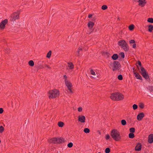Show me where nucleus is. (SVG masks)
I'll list each match as a JSON object with an SVG mask.
<instances>
[{
    "label": "nucleus",
    "mask_w": 153,
    "mask_h": 153,
    "mask_svg": "<svg viewBox=\"0 0 153 153\" xmlns=\"http://www.w3.org/2000/svg\"><path fill=\"white\" fill-rule=\"evenodd\" d=\"M135 43V41H134V40H133V39H132V40H131L130 41H129V43L130 44H132V43Z\"/></svg>",
    "instance_id": "48"
},
{
    "label": "nucleus",
    "mask_w": 153,
    "mask_h": 153,
    "mask_svg": "<svg viewBox=\"0 0 153 153\" xmlns=\"http://www.w3.org/2000/svg\"><path fill=\"white\" fill-rule=\"evenodd\" d=\"M147 88L150 92L153 91V86H149L147 87Z\"/></svg>",
    "instance_id": "27"
},
{
    "label": "nucleus",
    "mask_w": 153,
    "mask_h": 153,
    "mask_svg": "<svg viewBox=\"0 0 153 153\" xmlns=\"http://www.w3.org/2000/svg\"><path fill=\"white\" fill-rule=\"evenodd\" d=\"M135 129L134 128H131L129 129L130 132L131 133H133L135 132Z\"/></svg>",
    "instance_id": "34"
},
{
    "label": "nucleus",
    "mask_w": 153,
    "mask_h": 153,
    "mask_svg": "<svg viewBox=\"0 0 153 153\" xmlns=\"http://www.w3.org/2000/svg\"><path fill=\"white\" fill-rule=\"evenodd\" d=\"M134 74L137 79L142 80L143 79L142 76L138 73L134 71Z\"/></svg>",
    "instance_id": "16"
},
{
    "label": "nucleus",
    "mask_w": 153,
    "mask_h": 153,
    "mask_svg": "<svg viewBox=\"0 0 153 153\" xmlns=\"http://www.w3.org/2000/svg\"><path fill=\"white\" fill-rule=\"evenodd\" d=\"M78 120L81 123H84L85 121V117L84 116L79 115L78 117Z\"/></svg>",
    "instance_id": "12"
},
{
    "label": "nucleus",
    "mask_w": 153,
    "mask_h": 153,
    "mask_svg": "<svg viewBox=\"0 0 153 153\" xmlns=\"http://www.w3.org/2000/svg\"><path fill=\"white\" fill-rule=\"evenodd\" d=\"M137 68L138 69V70H139L140 69V68H139L138 66V65H137Z\"/></svg>",
    "instance_id": "56"
},
{
    "label": "nucleus",
    "mask_w": 153,
    "mask_h": 153,
    "mask_svg": "<svg viewBox=\"0 0 153 153\" xmlns=\"http://www.w3.org/2000/svg\"><path fill=\"white\" fill-rule=\"evenodd\" d=\"M127 43L124 40H120L118 42V45L121 46V48H122L123 46L126 45Z\"/></svg>",
    "instance_id": "11"
},
{
    "label": "nucleus",
    "mask_w": 153,
    "mask_h": 153,
    "mask_svg": "<svg viewBox=\"0 0 153 153\" xmlns=\"http://www.w3.org/2000/svg\"><path fill=\"white\" fill-rule=\"evenodd\" d=\"M3 112V110L2 108H0V114H2Z\"/></svg>",
    "instance_id": "50"
},
{
    "label": "nucleus",
    "mask_w": 153,
    "mask_h": 153,
    "mask_svg": "<svg viewBox=\"0 0 153 153\" xmlns=\"http://www.w3.org/2000/svg\"><path fill=\"white\" fill-rule=\"evenodd\" d=\"M148 141L150 143H152L153 142V134H150L149 136Z\"/></svg>",
    "instance_id": "15"
},
{
    "label": "nucleus",
    "mask_w": 153,
    "mask_h": 153,
    "mask_svg": "<svg viewBox=\"0 0 153 153\" xmlns=\"http://www.w3.org/2000/svg\"><path fill=\"white\" fill-rule=\"evenodd\" d=\"M5 52L7 53H8L10 52V49L9 48H6L5 49Z\"/></svg>",
    "instance_id": "44"
},
{
    "label": "nucleus",
    "mask_w": 153,
    "mask_h": 153,
    "mask_svg": "<svg viewBox=\"0 0 153 153\" xmlns=\"http://www.w3.org/2000/svg\"><path fill=\"white\" fill-rule=\"evenodd\" d=\"M84 132L87 133H89L90 131V129L87 128H85L84 130Z\"/></svg>",
    "instance_id": "31"
},
{
    "label": "nucleus",
    "mask_w": 153,
    "mask_h": 153,
    "mask_svg": "<svg viewBox=\"0 0 153 153\" xmlns=\"http://www.w3.org/2000/svg\"><path fill=\"white\" fill-rule=\"evenodd\" d=\"M104 55L106 58H108L110 57V54L108 52H105L103 53Z\"/></svg>",
    "instance_id": "23"
},
{
    "label": "nucleus",
    "mask_w": 153,
    "mask_h": 153,
    "mask_svg": "<svg viewBox=\"0 0 153 153\" xmlns=\"http://www.w3.org/2000/svg\"><path fill=\"white\" fill-rule=\"evenodd\" d=\"M121 123L123 125L125 126L126 124V122L125 120H121Z\"/></svg>",
    "instance_id": "32"
},
{
    "label": "nucleus",
    "mask_w": 153,
    "mask_h": 153,
    "mask_svg": "<svg viewBox=\"0 0 153 153\" xmlns=\"http://www.w3.org/2000/svg\"><path fill=\"white\" fill-rule=\"evenodd\" d=\"M117 78L119 80H122L123 79V76L121 75H119L118 76Z\"/></svg>",
    "instance_id": "40"
},
{
    "label": "nucleus",
    "mask_w": 153,
    "mask_h": 153,
    "mask_svg": "<svg viewBox=\"0 0 153 153\" xmlns=\"http://www.w3.org/2000/svg\"><path fill=\"white\" fill-rule=\"evenodd\" d=\"M8 20L7 19H5L4 20L2 21L0 24V28L1 29H3L4 28L5 25L7 23Z\"/></svg>",
    "instance_id": "9"
},
{
    "label": "nucleus",
    "mask_w": 153,
    "mask_h": 153,
    "mask_svg": "<svg viewBox=\"0 0 153 153\" xmlns=\"http://www.w3.org/2000/svg\"><path fill=\"white\" fill-rule=\"evenodd\" d=\"M120 55L121 56L122 58H124L125 57V54L123 52H121L120 53Z\"/></svg>",
    "instance_id": "45"
},
{
    "label": "nucleus",
    "mask_w": 153,
    "mask_h": 153,
    "mask_svg": "<svg viewBox=\"0 0 153 153\" xmlns=\"http://www.w3.org/2000/svg\"><path fill=\"white\" fill-rule=\"evenodd\" d=\"M146 0H139L138 2H139V5L141 6L142 7H143L146 3L145 2Z\"/></svg>",
    "instance_id": "17"
},
{
    "label": "nucleus",
    "mask_w": 153,
    "mask_h": 153,
    "mask_svg": "<svg viewBox=\"0 0 153 153\" xmlns=\"http://www.w3.org/2000/svg\"><path fill=\"white\" fill-rule=\"evenodd\" d=\"M122 48L125 51H128L129 49V47L127 43L126 44V45L123 46V47H122Z\"/></svg>",
    "instance_id": "19"
},
{
    "label": "nucleus",
    "mask_w": 153,
    "mask_h": 153,
    "mask_svg": "<svg viewBox=\"0 0 153 153\" xmlns=\"http://www.w3.org/2000/svg\"><path fill=\"white\" fill-rule=\"evenodd\" d=\"M139 106L141 108L143 109L144 108V104L143 103H140Z\"/></svg>",
    "instance_id": "39"
},
{
    "label": "nucleus",
    "mask_w": 153,
    "mask_h": 153,
    "mask_svg": "<svg viewBox=\"0 0 153 153\" xmlns=\"http://www.w3.org/2000/svg\"><path fill=\"white\" fill-rule=\"evenodd\" d=\"M68 89L69 90L70 93H73V92L71 90V88H68Z\"/></svg>",
    "instance_id": "53"
},
{
    "label": "nucleus",
    "mask_w": 153,
    "mask_h": 153,
    "mask_svg": "<svg viewBox=\"0 0 153 153\" xmlns=\"http://www.w3.org/2000/svg\"><path fill=\"white\" fill-rule=\"evenodd\" d=\"M153 30V25H150L148 26V31L149 32H152Z\"/></svg>",
    "instance_id": "22"
},
{
    "label": "nucleus",
    "mask_w": 153,
    "mask_h": 153,
    "mask_svg": "<svg viewBox=\"0 0 153 153\" xmlns=\"http://www.w3.org/2000/svg\"><path fill=\"white\" fill-rule=\"evenodd\" d=\"M112 100L117 101L121 100L124 98V96L120 93H112L110 96Z\"/></svg>",
    "instance_id": "2"
},
{
    "label": "nucleus",
    "mask_w": 153,
    "mask_h": 153,
    "mask_svg": "<svg viewBox=\"0 0 153 153\" xmlns=\"http://www.w3.org/2000/svg\"><path fill=\"white\" fill-rule=\"evenodd\" d=\"M63 78L64 79L65 82H66L68 81L67 77L66 75H65L63 76Z\"/></svg>",
    "instance_id": "43"
},
{
    "label": "nucleus",
    "mask_w": 153,
    "mask_h": 153,
    "mask_svg": "<svg viewBox=\"0 0 153 153\" xmlns=\"http://www.w3.org/2000/svg\"><path fill=\"white\" fill-rule=\"evenodd\" d=\"M64 139L63 137H60L59 138L56 137L50 139L49 140L50 143L56 144L64 142Z\"/></svg>",
    "instance_id": "4"
},
{
    "label": "nucleus",
    "mask_w": 153,
    "mask_h": 153,
    "mask_svg": "<svg viewBox=\"0 0 153 153\" xmlns=\"http://www.w3.org/2000/svg\"><path fill=\"white\" fill-rule=\"evenodd\" d=\"M137 64H138V65H139L140 68L141 67H142L141 63L140 61H137Z\"/></svg>",
    "instance_id": "47"
},
{
    "label": "nucleus",
    "mask_w": 153,
    "mask_h": 153,
    "mask_svg": "<svg viewBox=\"0 0 153 153\" xmlns=\"http://www.w3.org/2000/svg\"><path fill=\"white\" fill-rule=\"evenodd\" d=\"M4 130V128L2 126H0V134L2 133Z\"/></svg>",
    "instance_id": "33"
},
{
    "label": "nucleus",
    "mask_w": 153,
    "mask_h": 153,
    "mask_svg": "<svg viewBox=\"0 0 153 153\" xmlns=\"http://www.w3.org/2000/svg\"><path fill=\"white\" fill-rule=\"evenodd\" d=\"M142 148V145L140 143H138L135 148V149L136 151H140Z\"/></svg>",
    "instance_id": "13"
},
{
    "label": "nucleus",
    "mask_w": 153,
    "mask_h": 153,
    "mask_svg": "<svg viewBox=\"0 0 153 153\" xmlns=\"http://www.w3.org/2000/svg\"><path fill=\"white\" fill-rule=\"evenodd\" d=\"M78 110L79 112L81 111H82V108L81 107H79L78 108Z\"/></svg>",
    "instance_id": "49"
},
{
    "label": "nucleus",
    "mask_w": 153,
    "mask_h": 153,
    "mask_svg": "<svg viewBox=\"0 0 153 153\" xmlns=\"http://www.w3.org/2000/svg\"><path fill=\"white\" fill-rule=\"evenodd\" d=\"M110 138V136L108 134H107L106 135L105 138L106 140H108Z\"/></svg>",
    "instance_id": "46"
},
{
    "label": "nucleus",
    "mask_w": 153,
    "mask_h": 153,
    "mask_svg": "<svg viewBox=\"0 0 153 153\" xmlns=\"http://www.w3.org/2000/svg\"><path fill=\"white\" fill-rule=\"evenodd\" d=\"M132 107L133 109L134 110H135L137 109L138 108V106L137 105L135 104H134L133 105Z\"/></svg>",
    "instance_id": "38"
},
{
    "label": "nucleus",
    "mask_w": 153,
    "mask_h": 153,
    "mask_svg": "<svg viewBox=\"0 0 153 153\" xmlns=\"http://www.w3.org/2000/svg\"><path fill=\"white\" fill-rule=\"evenodd\" d=\"M87 25H88V27L89 28H90V29H91V28H92L93 27V26L94 25V24L93 22H92L91 21H89L88 22Z\"/></svg>",
    "instance_id": "18"
},
{
    "label": "nucleus",
    "mask_w": 153,
    "mask_h": 153,
    "mask_svg": "<svg viewBox=\"0 0 153 153\" xmlns=\"http://www.w3.org/2000/svg\"><path fill=\"white\" fill-rule=\"evenodd\" d=\"M64 125V124L63 122H59L58 123V126L60 127H62Z\"/></svg>",
    "instance_id": "26"
},
{
    "label": "nucleus",
    "mask_w": 153,
    "mask_h": 153,
    "mask_svg": "<svg viewBox=\"0 0 153 153\" xmlns=\"http://www.w3.org/2000/svg\"><path fill=\"white\" fill-rule=\"evenodd\" d=\"M66 86L67 87L68 89L71 88L72 86L71 83L68 81L65 82Z\"/></svg>",
    "instance_id": "20"
},
{
    "label": "nucleus",
    "mask_w": 153,
    "mask_h": 153,
    "mask_svg": "<svg viewBox=\"0 0 153 153\" xmlns=\"http://www.w3.org/2000/svg\"><path fill=\"white\" fill-rule=\"evenodd\" d=\"M118 57V56L117 54H114L111 56L112 59L113 60H117Z\"/></svg>",
    "instance_id": "21"
},
{
    "label": "nucleus",
    "mask_w": 153,
    "mask_h": 153,
    "mask_svg": "<svg viewBox=\"0 0 153 153\" xmlns=\"http://www.w3.org/2000/svg\"><path fill=\"white\" fill-rule=\"evenodd\" d=\"M45 66L43 65H41V66H40V69H42V68H44V67H45Z\"/></svg>",
    "instance_id": "55"
},
{
    "label": "nucleus",
    "mask_w": 153,
    "mask_h": 153,
    "mask_svg": "<svg viewBox=\"0 0 153 153\" xmlns=\"http://www.w3.org/2000/svg\"><path fill=\"white\" fill-rule=\"evenodd\" d=\"M107 8V5H103L101 7L102 9L103 10H105Z\"/></svg>",
    "instance_id": "37"
},
{
    "label": "nucleus",
    "mask_w": 153,
    "mask_h": 153,
    "mask_svg": "<svg viewBox=\"0 0 153 153\" xmlns=\"http://www.w3.org/2000/svg\"><path fill=\"white\" fill-rule=\"evenodd\" d=\"M19 18V16L18 13H15L11 15L10 18V20L14 22L16 19H18Z\"/></svg>",
    "instance_id": "8"
},
{
    "label": "nucleus",
    "mask_w": 153,
    "mask_h": 153,
    "mask_svg": "<svg viewBox=\"0 0 153 153\" xmlns=\"http://www.w3.org/2000/svg\"><path fill=\"white\" fill-rule=\"evenodd\" d=\"M128 137L130 138H133L134 137V135L133 133H131L128 134Z\"/></svg>",
    "instance_id": "28"
},
{
    "label": "nucleus",
    "mask_w": 153,
    "mask_h": 153,
    "mask_svg": "<svg viewBox=\"0 0 153 153\" xmlns=\"http://www.w3.org/2000/svg\"><path fill=\"white\" fill-rule=\"evenodd\" d=\"M119 19V18H118V19Z\"/></svg>",
    "instance_id": "59"
},
{
    "label": "nucleus",
    "mask_w": 153,
    "mask_h": 153,
    "mask_svg": "<svg viewBox=\"0 0 153 153\" xmlns=\"http://www.w3.org/2000/svg\"><path fill=\"white\" fill-rule=\"evenodd\" d=\"M136 44H135V43H134V44H133L132 45V47H133V48H136Z\"/></svg>",
    "instance_id": "52"
},
{
    "label": "nucleus",
    "mask_w": 153,
    "mask_h": 153,
    "mask_svg": "<svg viewBox=\"0 0 153 153\" xmlns=\"http://www.w3.org/2000/svg\"><path fill=\"white\" fill-rule=\"evenodd\" d=\"M82 48H79L77 51L76 52L75 55L78 56H80V55L82 53Z\"/></svg>",
    "instance_id": "14"
},
{
    "label": "nucleus",
    "mask_w": 153,
    "mask_h": 153,
    "mask_svg": "<svg viewBox=\"0 0 153 153\" xmlns=\"http://www.w3.org/2000/svg\"><path fill=\"white\" fill-rule=\"evenodd\" d=\"M45 66L47 68H48L49 69H51V68L50 67L49 65H45Z\"/></svg>",
    "instance_id": "51"
},
{
    "label": "nucleus",
    "mask_w": 153,
    "mask_h": 153,
    "mask_svg": "<svg viewBox=\"0 0 153 153\" xmlns=\"http://www.w3.org/2000/svg\"><path fill=\"white\" fill-rule=\"evenodd\" d=\"M105 153H109L110 152V149L109 148H106L105 150Z\"/></svg>",
    "instance_id": "36"
},
{
    "label": "nucleus",
    "mask_w": 153,
    "mask_h": 153,
    "mask_svg": "<svg viewBox=\"0 0 153 153\" xmlns=\"http://www.w3.org/2000/svg\"><path fill=\"white\" fill-rule=\"evenodd\" d=\"M140 69V72L143 76L146 79H147L148 78L149 79V74L146 70L143 67H141Z\"/></svg>",
    "instance_id": "5"
},
{
    "label": "nucleus",
    "mask_w": 153,
    "mask_h": 153,
    "mask_svg": "<svg viewBox=\"0 0 153 153\" xmlns=\"http://www.w3.org/2000/svg\"><path fill=\"white\" fill-rule=\"evenodd\" d=\"M133 70L134 71H134H135V68L134 67H133Z\"/></svg>",
    "instance_id": "57"
},
{
    "label": "nucleus",
    "mask_w": 153,
    "mask_h": 153,
    "mask_svg": "<svg viewBox=\"0 0 153 153\" xmlns=\"http://www.w3.org/2000/svg\"><path fill=\"white\" fill-rule=\"evenodd\" d=\"M112 65L113 67L112 70L114 71L119 70L120 68L121 65L119 62L114 61Z\"/></svg>",
    "instance_id": "7"
},
{
    "label": "nucleus",
    "mask_w": 153,
    "mask_h": 153,
    "mask_svg": "<svg viewBox=\"0 0 153 153\" xmlns=\"http://www.w3.org/2000/svg\"><path fill=\"white\" fill-rule=\"evenodd\" d=\"M111 136L112 138L115 141H120L121 139V137L120 133L117 129H113L111 132Z\"/></svg>",
    "instance_id": "1"
},
{
    "label": "nucleus",
    "mask_w": 153,
    "mask_h": 153,
    "mask_svg": "<svg viewBox=\"0 0 153 153\" xmlns=\"http://www.w3.org/2000/svg\"><path fill=\"white\" fill-rule=\"evenodd\" d=\"M98 153H101L99 152H98Z\"/></svg>",
    "instance_id": "58"
},
{
    "label": "nucleus",
    "mask_w": 153,
    "mask_h": 153,
    "mask_svg": "<svg viewBox=\"0 0 153 153\" xmlns=\"http://www.w3.org/2000/svg\"><path fill=\"white\" fill-rule=\"evenodd\" d=\"M28 64L31 66H33L34 65V62L32 60H30L28 62Z\"/></svg>",
    "instance_id": "25"
},
{
    "label": "nucleus",
    "mask_w": 153,
    "mask_h": 153,
    "mask_svg": "<svg viewBox=\"0 0 153 153\" xmlns=\"http://www.w3.org/2000/svg\"><path fill=\"white\" fill-rule=\"evenodd\" d=\"M90 73L91 74L94 75H95V72L93 71V69H91L90 70Z\"/></svg>",
    "instance_id": "42"
},
{
    "label": "nucleus",
    "mask_w": 153,
    "mask_h": 153,
    "mask_svg": "<svg viewBox=\"0 0 153 153\" xmlns=\"http://www.w3.org/2000/svg\"><path fill=\"white\" fill-rule=\"evenodd\" d=\"M68 146L69 148H71L73 146V144L72 143H70L68 144Z\"/></svg>",
    "instance_id": "41"
},
{
    "label": "nucleus",
    "mask_w": 153,
    "mask_h": 153,
    "mask_svg": "<svg viewBox=\"0 0 153 153\" xmlns=\"http://www.w3.org/2000/svg\"><path fill=\"white\" fill-rule=\"evenodd\" d=\"M52 51H50L47 53L46 57L48 58H49L51 55Z\"/></svg>",
    "instance_id": "29"
},
{
    "label": "nucleus",
    "mask_w": 153,
    "mask_h": 153,
    "mask_svg": "<svg viewBox=\"0 0 153 153\" xmlns=\"http://www.w3.org/2000/svg\"><path fill=\"white\" fill-rule=\"evenodd\" d=\"M144 116V114L143 112L140 113L137 116V119L139 121H140L142 120Z\"/></svg>",
    "instance_id": "10"
},
{
    "label": "nucleus",
    "mask_w": 153,
    "mask_h": 153,
    "mask_svg": "<svg viewBox=\"0 0 153 153\" xmlns=\"http://www.w3.org/2000/svg\"><path fill=\"white\" fill-rule=\"evenodd\" d=\"M140 69V72L143 76L146 79H147L148 78L149 79V74L146 70L143 67H141Z\"/></svg>",
    "instance_id": "6"
},
{
    "label": "nucleus",
    "mask_w": 153,
    "mask_h": 153,
    "mask_svg": "<svg viewBox=\"0 0 153 153\" xmlns=\"http://www.w3.org/2000/svg\"><path fill=\"white\" fill-rule=\"evenodd\" d=\"M68 64L69 65L68 67L70 69H72L74 68V66L72 63H68Z\"/></svg>",
    "instance_id": "24"
},
{
    "label": "nucleus",
    "mask_w": 153,
    "mask_h": 153,
    "mask_svg": "<svg viewBox=\"0 0 153 153\" xmlns=\"http://www.w3.org/2000/svg\"><path fill=\"white\" fill-rule=\"evenodd\" d=\"M92 16V15L90 14L88 15V17L89 18L91 17Z\"/></svg>",
    "instance_id": "54"
},
{
    "label": "nucleus",
    "mask_w": 153,
    "mask_h": 153,
    "mask_svg": "<svg viewBox=\"0 0 153 153\" xmlns=\"http://www.w3.org/2000/svg\"><path fill=\"white\" fill-rule=\"evenodd\" d=\"M134 28V25H131L129 26V29L130 30H133Z\"/></svg>",
    "instance_id": "30"
},
{
    "label": "nucleus",
    "mask_w": 153,
    "mask_h": 153,
    "mask_svg": "<svg viewBox=\"0 0 153 153\" xmlns=\"http://www.w3.org/2000/svg\"><path fill=\"white\" fill-rule=\"evenodd\" d=\"M147 21L150 23H153V19L152 18H149L148 19Z\"/></svg>",
    "instance_id": "35"
},
{
    "label": "nucleus",
    "mask_w": 153,
    "mask_h": 153,
    "mask_svg": "<svg viewBox=\"0 0 153 153\" xmlns=\"http://www.w3.org/2000/svg\"><path fill=\"white\" fill-rule=\"evenodd\" d=\"M48 97L50 99L56 98L59 95V92L58 90L53 89L50 90L48 92Z\"/></svg>",
    "instance_id": "3"
}]
</instances>
